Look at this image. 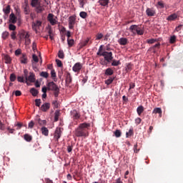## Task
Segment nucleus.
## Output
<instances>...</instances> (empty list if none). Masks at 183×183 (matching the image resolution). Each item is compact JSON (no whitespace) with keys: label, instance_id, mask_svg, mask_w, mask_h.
<instances>
[{"label":"nucleus","instance_id":"nucleus-27","mask_svg":"<svg viewBox=\"0 0 183 183\" xmlns=\"http://www.w3.org/2000/svg\"><path fill=\"white\" fill-rule=\"evenodd\" d=\"M59 115H61V113L59 110H56L54 113V122H58L59 119Z\"/></svg>","mask_w":183,"mask_h":183},{"label":"nucleus","instance_id":"nucleus-48","mask_svg":"<svg viewBox=\"0 0 183 183\" xmlns=\"http://www.w3.org/2000/svg\"><path fill=\"white\" fill-rule=\"evenodd\" d=\"M136 34H137V35H144V31L142 30V29H141V27H139V29H137V31H136Z\"/></svg>","mask_w":183,"mask_h":183},{"label":"nucleus","instance_id":"nucleus-51","mask_svg":"<svg viewBox=\"0 0 183 183\" xmlns=\"http://www.w3.org/2000/svg\"><path fill=\"white\" fill-rule=\"evenodd\" d=\"M8 36H9V32H8V31H4V32H3V34H2V38H3L4 39H6L8 38Z\"/></svg>","mask_w":183,"mask_h":183},{"label":"nucleus","instance_id":"nucleus-6","mask_svg":"<svg viewBox=\"0 0 183 183\" xmlns=\"http://www.w3.org/2000/svg\"><path fill=\"white\" fill-rule=\"evenodd\" d=\"M76 21V16H71L69 17V28L73 29L75 26V22Z\"/></svg>","mask_w":183,"mask_h":183},{"label":"nucleus","instance_id":"nucleus-33","mask_svg":"<svg viewBox=\"0 0 183 183\" xmlns=\"http://www.w3.org/2000/svg\"><path fill=\"white\" fill-rule=\"evenodd\" d=\"M137 112L139 116H141L142 112H144V107H142V106L138 107L137 109Z\"/></svg>","mask_w":183,"mask_h":183},{"label":"nucleus","instance_id":"nucleus-25","mask_svg":"<svg viewBox=\"0 0 183 183\" xmlns=\"http://www.w3.org/2000/svg\"><path fill=\"white\" fill-rule=\"evenodd\" d=\"M152 114H159V117H161L162 116V109L159 107L155 108L153 110Z\"/></svg>","mask_w":183,"mask_h":183},{"label":"nucleus","instance_id":"nucleus-30","mask_svg":"<svg viewBox=\"0 0 183 183\" xmlns=\"http://www.w3.org/2000/svg\"><path fill=\"white\" fill-rule=\"evenodd\" d=\"M134 67V64L129 63L127 64L126 66V71L127 72H131V71H132V68Z\"/></svg>","mask_w":183,"mask_h":183},{"label":"nucleus","instance_id":"nucleus-21","mask_svg":"<svg viewBox=\"0 0 183 183\" xmlns=\"http://www.w3.org/2000/svg\"><path fill=\"white\" fill-rule=\"evenodd\" d=\"M20 61L21 64H28V58L26 57V54H22L20 58Z\"/></svg>","mask_w":183,"mask_h":183},{"label":"nucleus","instance_id":"nucleus-1","mask_svg":"<svg viewBox=\"0 0 183 183\" xmlns=\"http://www.w3.org/2000/svg\"><path fill=\"white\" fill-rule=\"evenodd\" d=\"M91 127V124L89 123H81L79 125V127L74 131V135L77 137H84L86 138V137L89 136V132L88 129H89Z\"/></svg>","mask_w":183,"mask_h":183},{"label":"nucleus","instance_id":"nucleus-4","mask_svg":"<svg viewBox=\"0 0 183 183\" xmlns=\"http://www.w3.org/2000/svg\"><path fill=\"white\" fill-rule=\"evenodd\" d=\"M29 33L28 32H23L20 35V38H23L25 39V44L26 45H30L31 44V39H29Z\"/></svg>","mask_w":183,"mask_h":183},{"label":"nucleus","instance_id":"nucleus-26","mask_svg":"<svg viewBox=\"0 0 183 183\" xmlns=\"http://www.w3.org/2000/svg\"><path fill=\"white\" fill-rule=\"evenodd\" d=\"M177 18H178L177 14H173L167 17V21H175Z\"/></svg>","mask_w":183,"mask_h":183},{"label":"nucleus","instance_id":"nucleus-54","mask_svg":"<svg viewBox=\"0 0 183 183\" xmlns=\"http://www.w3.org/2000/svg\"><path fill=\"white\" fill-rule=\"evenodd\" d=\"M32 59L34 61H35L36 63L39 62V59L38 58V56H36V54H33L32 55Z\"/></svg>","mask_w":183,"mask_h":183},{"label":"nucleus","instance_id":"nucleus-11","mask_svg":"<svg viewBox=\"0 0 183 183\" xmlns=\"http://www.w3.org/2000/svg\"><path fill=\"white\" fill-rule=\"evenodd\" d=\"M49 108H51V104L44 103L41 105V107H40V109L41 111H42V112H46L47 111H49Z\"/></svg>","mask_w":183,"mask_h":183},{"label":"nucleus","instance_id":"nucleus-19","mask_svg":"<svg viewBox=\"0 0 183 183\" xmlns=\"http://www.w3.org/2000/svg\"><path fill=\"white\" fill-rule=\"evenodd\" d=\"M41 131L42 135H44V137H48V135H49V130L48 129V128L43 127H41Z\"/></svg>","mask_w":183,"mask_h":183},{"label":"nucleus","instance_id":"nucleus-42","mask_svg":"<svg viewBox=\"0 0 183 183\" xmlns=\"http://www.w3.org/2000/svg\"><path fill=\"white\" fill-rule=\"evenodd\" d=\"M177 42V36L174 35L170 37L169 43L170 44H175Z\"/></svg>","mask_w":183,"mask_h":183},{"label":"nucleus","instance_id":"nucleus-41","mask_svg":"<svg viewBox=\"0 0 183 183\" xmlns=\"http://www.w3.org/2000/svg\"><path fill=\"white\" fill-rule=\"evenodd\" d=\"M115 137L117 138H119L121 137V135H122V132H121V130L119 129H117L114 132Z\"/></svg>","mask_w":183,"mask_h":183},{"label":"nucleus","instance_id":"nucleus-37","mask_svg":"<svg viewBox=\"0 0 183 183\" xmlns=\"http://www.w3.org/2000/svg\"><path fill=\"white\" fill-rule=\"evenodd\" d=\"M17 81L18 82H26V80L25 79V76H17Z\"/></svg>","mask_w":183,"mask_h":183},{"label":"nucleus","instance_id":"nucleus-12","mask_svg":"<svg viewBox=\"0 0 183 183\" xmlns=\"http://www.w3.org/2000/svg\"><path fill=\"white\" fill-rule=\"evenodd\" d=\"M35 121H36V124H39V125H40V127L46 125V120L41 119V118H39V116L36 117Z\"/></svg>","mask_w":183,"mask_h":183},{"label":"nucleus","instance_id":"nucleus-22","mask_svg":"<svg viewBox=\"0 0 183 183\" xmlns=\"http://www.w3.org/2000/svg\"><path fill=\"white\" fill-rule=\"evenodd\" d=\"M71 116L73 117V119H79V118L81 117L79 113L76 112V111L75 110L72 112Z\"/></svg>","mask_w":183,"mask_h":183},{"label":"nucleus","instance_id":"nucleus-28","mask_svg":"<svg viewBox=\"0 0 183 183\" xmlns=\"http://www.w3.org/2000/svg\"><path fill=\"white\" fill-rule=\"evenodd\" d=\"M105 75L107 76H111V75H114V70H112V69L111 68H108L105 70Z\"/></svg>","mask_w":183,"mask_h":183},{"label":"nucleus","instance_id":"nucleus-14","mask_svg":"<svg viewBox=\"0 0 183 183\" xmlns=\"http://www.w3.org/2000/svg\"><path fill=\"white\" fill-rule=\"evenodd\" d=\"M146 14L147 16H155L156 12L154 9L147 8L146 10Z\"/></svg>","mask_w":183,"mask_h":183},{"label":"nucleus","instance_id":"nucleus-61","mask_svg":"<svg viewBox=\"0 0 183 183\" xmlns=\"http://www.w3.org/2000/svg\"><path fill=\"white\" fill-rule=\"evenodd\" d=\"M101 65H108V64H109V61H107V60H102V61H100Z\"/></svg>","mask_w":183,"mask_h":183},{"label":"nucleus","instance_id":"nucleus-50","mask_svg":"<svg viewBox=\"0 0 183 183\" xmlns=\"http://www.w3.org/2000/svg\"><path fill=\"white\" fill-rule=\"evenodd\" d=\"M56 65H57V66H59V68H62L63 64H62V61L61 60L56 59Z\"/></svg>","mask_w":183,"mask_h":183},{"label":"nucleus","instance_id":"nucleus-58","mask_svg":"<svg viewBox=\"0 0 183 183\" xmlns=\"http://www.w3.org/2000/svg\"><path fill=\"white\" fill-rule=\"evenodd\" d=\"M14 94L16 97H21L22 95V92H21V91H19V90H16V91L14 92Z\"/></svg>","mask_w":183,"mask_h":183},{"label":"nucleus","instance_id":"nucleus-43","mask_svg":"<svg viewBox=\"0 0 183 183\" xmlns=\"http://www.w3.org/2000/svg\"><path fill=\"white\" fill-rule=\"evenodd\" d=\"M114 79H115L114 77H109L105 81V84H107V85H111V83L114 82Z\"/></svg>","mask_w":183,"mask_h":183},{"label":"nucleus","instance_id":"nucleus-63","mask_svg":"<svg viewBox=\"0 0 183 183\" xmlns=\"http://www.w3.org/2000/svg\"><path fill=\"white\" fill-rule=\"evenodd\" d=\"M21 49H18L15 51V55L16 56H18V55H21Z\"/></svg>","mask_w":183,"mask_h":183},{"label":"nucleus","instance_id":"nucleus-2","mask_svg":"<svg viewBox=\"0 0 183 183\" xmlns=\"http://www.w3.org/2000/svg\"><path fill=\"white\" fill-rule=\"evenodd\" d=\"M47 89L48 91L54 92V95L55 98H58L59 95V87L58 85L55 84L54 81H50L47 84Z\"/></svg>","mask_w":183,"mask_h":183},{"label":"nucleus","instance_id":"nucleus-45","mask_svg":"<svg viewBox=\"0 0 183 183\" xmlns=\"http://www.w3.org/2000/svg\"><path fill=\"white\" fill-rule=\"evenodd\" d=\"M104 38V34L102 33H98L96 35V41H99V39H102Z\"/></svg>","mask_w":183,"mask_h":183},{"label":"nucleus","instance_id":"nucleus-64","mask_svg":"<svg viewBox=\"0 0 183 183\" xmlns=\"http://www.w3.org/2000/svg\"><path fill=\"white\" fill-rule=\"evenodd\" d=\"M141 121H142V119H141V118L138 117L135 119V122L137 124V125H139V124H141Z\"/></svg>","mask_w":183,"mask_h":183},{"label":"nucleus","instance_id":"nucleus-3","mask_svg":"<svg viewBox=\"0 0 183 183\" xmlns=\"http://www.w3.org/2000/svg\"><path fill=\"white\" fill-rule=\"evenodd\" d=\"M112 51H103L102 56H104L105 61H107V62H112L114 59V56H112Z\"/></svg>","mask_w":183,"mask_h":183},{"label":"nucleus","instance_id":"nucleus-38","mask_svg":"<svg viewBox=\"0 0 183 183\" xmlns=\"http://www.w3.org/2000/svg\"><path fill=\"white\" fill-rule=\"evenodd\" d=\"M9 31L15 32V31L16 30V26L14 25V24L11 23L9 25Z\"/></svg>","mask_w":183,"mask_h":183},{"label":"nucleus","instance_id":"nucleus-31","mask_svg":"<svg viewBox=\"0 0 183 183\" xmlns=\"http://www.w3.org/2000/svg\"><path fill=\"white\" fill-rule=\"evenodd\" d=\"M25 141H26L27 142H31V141H32V136L26 134L24 136Z\"/></svg>","mask_w":183,"mask_h":183},{"label":"nucleus","instance_id":"nucleus-53","mask_svg":"<svg viewBox=\"0 0 183 183\" xmlns=\"http://www.w3.org/2000/svg\"><path fill=\"white\" fill-rule=\"evenodd\" d=\"M79 4L80 8H84V5L86 4V1H85V0H79Z\"/></svg>","mask_w":183,"mask_h":183},{"label":"nucleus","instance_id":"nucleus-59","mask_svg":"<svg viewBox=\"0 0 183 183\" xmlns=\"http://www.w3.org/2000/svg\"><path fill=\"white\" fill-rule=\"evenodd\" d=\"M51 78H56V72H55V70L51 69Z\"/></svg>","mask_w":183,"mask_h":183},{"label":"nucleus","instance_id":"nucleus-24","mask_svg":"<svg viewBox=\"0 0 183 183\" xmlns=\"http://www.w3.org/2000/svg\"><path fill=\"white\" fill-rule=\"evenodd\" d=\"M99 4L102 6H107V5L109 4V0H99Z\"/></svg>","mask_w":183,"mask_h":183},{"label":"nucleus","instance_id":"nucleus-32","mask_svg":"<svg viewBox=\"0 0 183 183\" xmlns=\"http://www.w3.org/2000/svg\"><path fill=\"white\" fill-rule=\"evenodd\" d=\"M31 5L33 8H36L39 5V1L38 0H31Z\"/></svg>","mask_w":183,"mask_h":183},{"label":"nucleus","instance_id":"nucleus-29","mask_svg":"<svg viewBox=\"0 0 183 183\" xmlns=\"http://www.w3.org/2000/svg\"><path fill=\"white\" fill-rule=\"evenodd\" d=\"M30 93L31 94V95H32L33 97H36V96L38 95V94H39V92H38V90H36V89H35V88H31V89H30Z\"/></svg>","mask_w":183,"mask_h":183},{"label":"nucleus","instance_id":"nucleus-35","mask_svg":"<svg viewBox=\"0 0 183 183\" xmlns=\"http://www.w3.org/2000/svg\"><path fill=\"white\" fill-rule=\"evenodd\" d=\"M112 61V66H118V65H121V61L119 60L117 61L113 59Z\"/></svg>","mask_w":183,"mask_h":183},{"label":"nucleus","instance_id":"nucleus-9","mask_svg":"<svg viewBox=\"0 0 183 183\" xmlns=\"http://www.w3.org/2000/svg\"><path fill=\"white\" fill-rule=\"evenodd\" d=\"M42 26V21H36V22L32 23V29L33 31H35L36 33L38 32V29L36 28H39V26Z\"/></svg>","mask_w":183,"mask_h":183},{"label":"nucleus","instance_id":"nucleus-18","mask_svg":"<svg viewBox=\"0 0 183 183\" xmlns=\"http://www.w3.org/2000/svg\"><path fill=\"white\" fill-rule=\"evenodd\" d=\"M139 28V26L133 24L129 27V31H131V32H132V34L135 35Z\"/></svg>","mask_w":183,"mask_h":183},{"label":"nucleus","instance_id":"nucleus-36","mask_svg":"<svg viewBox=\"0 0 183 183\" xmlns=\"http://www.w3.org/2000/svg\"><path fill=\"white\" fill-rule=\"evenodd\" d=\"M134 135V129H130L129 132L126 133V138H129L130 137H132Z\"/></svg>","mask_w":183,"mask_h":183},{"label":"nucleus","instance_id":"nucleus-49","mask_svg":"<svg viewBox=\"0 0 183 183\" xmlns=\"http://www.w3.org/2000/svg\"><path fill=\"white\" fill-rule=\"evenodd\" d=\"M16 79V76H15V74H11L10 75V81L11 82H15Z\"/></svg>","mask_w":183,"mask_h":183},{"label":"nucleus","instance_id":"nucleus-5","mask_svg":"<svg viewBox=\"0 0 183 183\" xmlns=\"http://www.w3.org/2000/svg\"><path fill=\"white\" fill-rule=\"evenodd\" d=\"M56 16H55L54 14H49L48 16H47V20L49 21V22L51 24V25H56V24L58 23V21H56Z\"/></svg>","mask_w":183,"mask_h":183},{"label":"nucleus","instance_id":"nucleus-44","mask_svg":"<svg viewBox=\"0 0 183 183\" xmlns=\"http://www.w3.org/2000/svg\"><path fill=\"white\" fill-rule=\"evenodd\" d=\"M4 60L6 62V64H11L12 59L11 57L8 55L4 56Z\"/></svg>","mask_w":183,"mask_h":183},{"label":"nucleus","instance_id":"nucleus-20","mask_svg":"<svg viewBox=\"0 0 183 183\" xmlns=\"http://www.w3.org/2000/svg\"><path fill=\"white\" fill-rule=\"evenodd\" d=\"M44 11H45V8H44V6H40V4H39V6L36 7V12L37 14H42Z\"/></svg>","mask_w":183,"mask_h":183},{"label":"nucleus","instance_id":"nucleus-15","mask_svg":"<svg viewBox=\"0 0 183 183\" xmlns=\"http://www.w3.org/2000/svg\"><path fill=\"white\" fill-rule=\"evenodd\" d=\"M88 44H92V41H91L89 38H87L86 40L80 43V49L84 48V46H86Z\"/></svg>","mask_w":183,"mask_h":183},{"label":"nucleus","instance_id":"nucleus-13","mask_svg":"<svg viewBox=\"0 0 183 183\" xmlns=\"http://www.w3.org/2000/svg\"><path fill=\"white\" fill-rule=\"evenodd\" d=\"M17 21H18V18L15 16V14L14 13H11L9 15V23L10 24H16Z\"/></svg>","mask_w":183,"mask_h":183},{"label":"nucleus","instance_id":"nucleus-7","mask_svg":"<svg viewBox=\"0 0 183 183\" xmlns=\"http://www.w3.org/2000/svg\"><path fill=\"white\" fill-rule=\"evenodd\" d=\"M61 135H62V130L61 129V127H57L55 130V133H54V139H56V141H59V138H61Z\"/></svg>","mask_w":183,"mask_h":183},{"label":"nucleus","instance_id":"nucleus-60","mask_svg":"<svg viewBox=\"0 0 183 183\" xmlns=\"http://www.w3.org/2000/svg\"><path fill=\"white\" fill-rule=\"evenodd\" d=\"M35 125V123L34 122V121H31L29 123V128L30 129H32L34 128V126Z\"/></svg>","mask_w":183,"mask_h":183},{"label":"nucleus","instance_id":"nucleus-47","mask_svg":"<svg viewBox=\"0 0 183 183\" xmlns=\"http://www.w3.org/2000/svg\"><path fill=\"white\" fill-rule=\"evenodd\" d=\"M40 76H42L43 78H48V76H49V74L46 71H41L40 73Z\"/></svg>","mask_w":183,"mask_h":183},{"label":"nucleus","instance_id":"nucleus-55","mask_svg":"<svg viewBox=\"0 0 183 183\" xmlns=\"http://www.w3.org/2000/svg\"><path fill=\"white\" fill-rule=\"evenodd\" d=\"M134 152L138 154L139 152V149H138V144H134Z\"/></svg>","mask_w":183,"mask_h":183},{"label":"nucleus","instance_id":"nucleus-56","mask_svg":"<svg viewBox=\"0 0 183 183\" xmlns=\"http://www.w3.org/2000/svg\"><path fill=\"white\" fill-rule=\"evenodd\" d=\"M164 2L162 1H158L157 3V8H159L160 9H162L164 8Z\"/></svg>","mask_w":183,"mask_h":183},{"label":"nucleus","instance_id":"nucleus-62","mask_svg":"<svg viewBox=\"0 0 183 183\" xmlns=\"http://www.w3.org/2000/svg\"><path fill=\"white\" fill-rule=\"evenodd\" d=\"M154 42H157V39H152L147 40V44H154Z\"/></svg>","mask_w":183,"mask_h":183},{"label":"nucleus","instance_id":"nucleus-10","mask_svg":"<svg viewBox=\"0 0 183 183\" xmlns=\"http://www.w3.org/2000/svg\"><path fill=\"white\" fill-rule=\"evenodd\" d=\"M26 82H31V83H34L36 81V79H35V74H34L33 72H30L29 73V76H27V79L26 78Z\"/></svg>","mask_w":183,"mask_h":183},{"label":"nucleus","instance_id":"nucleus-8","mask_svg":"<svg viewBox=\"0 0 183 183\" xmlns=\"http://www.w3.org/2000/svg\"><path fill=\"white\" fill-rule=\"evenodd\" d=\"M82 69V64L77 62L76 63L73 67H72V71L74 72H80L81 70Z\"/></svg>","mask_w":183,"mask_h":183},{"label":"nucleus","instance_id":"nucleus-40","mask_svg":"<svg viewBox=\"0 0 183 183\" xmlns=\"http://www.w3.org/2000/svg\"><path fill=\"white\" fill-rule=\"evenodd\" d=\"M58 56L60 59H64L65 58V54H64V51L59 50L58 52Z\"/></svg>","mask_w":183,"mask_h":183},{"label":"nucleus","instance_id":"nucleus-57","mask_svg":"<svg viewBox=\"0 0 183 183\" xmlns=\"http://www.w3.org/2000/svg\"><path fill=\"white\" fill-rule=\"evenodd\" d=\"M11 39H16V31H12L11 34Z\"/></svg>","mask_w":183,"mask_h":183},{"label":"nucleus","instance_id":"nucleus-52","mask_svg":"<svg viewBox=\"0 0 183 183\" xmlns=\"http://www.w3.org/2000/svg\"><path fill=\"white\" fill-rule=\"evenodd\" d=\"M34 102H35L36 107H41V102L40 99H36Z\"/></svg>","mask_w":183,"mask_h":183},{"label":"nucleus","instance_id":"nucleus-46","mask_svg":"<svg viewBox=\"0 0 183 183\" xmlns=\"http://www.w3.org/2000/svg\"><path fill=\"white\" fill-rule=\"evenodd\" d=\"M79 16L83 19H85V18H86V16H88V14L85 11H81V12H80Z\"/></svg>","mask_w":183,"mask_h":183},{"label":"nucleus","instance_id":"nucleus-17","mask_svg":"<svg viewBox=\"0 0 183 183\" xmlns=\"http://www.w3.org/2000/svg\"><path fill=\"white\" fill-rule=\"evenodd\" d=\"M118 43L119 44V45H127L128 44V39L124 38V37H122L118 40Z\"/></svg>","mask_w":183,"mask_h":183},{"label":"nucleus","instance_id":"nucleus-23","mask_svg":"<svg viewBox=\"0 0 183 183\" xmlns=\"http://www.w3.org/2000/svg\"><path fill=\"white\" fill-rule=\"evenodd\" d=\"M3 12H4L5 15H9V14L11 13V6L8 5L5 8H4Z\"/></svg>","mask_w":183,"mask_h":183},{"label":"nucleus","instance_id":"nucleus-16","mask_svg":"<svg viewBox=\"0 0 183 183\" xmlns=\"http://www.w3.org/2000/svg\"><path fill=\"white\" fill-rule=\"evenodd\" d=\"M72 83V76H71V73L67 72L66 75V85H70Z\"/></svg>","mask_w":183,"mask_h":183},{"label":"nucleus","instance_id":"nucleus-39","mask_svg":"<svg viewBox=\"0 0 183 183\" xmlns=\"http://www.w3.org/2000/svg\"><path fill=\"white\" fill-rule=\"evenodd\" d=\"M74 39H67V44L69 45V48H71V46H74Z\"/></svg>","mask_w":183,"mask_h":183},{"label":"nucleus","instance_id":"nucleus-34","mask_svg":"<svg viewBox=\"0 0 183 183\" xmlns=\"http://www.w3.org/2000/svg\"><path fill=\"white\" fill-rule=\"evenodd\" d=\"M55 100L52 102V105L54 108H59V103H58V97H55Z\"/></svg>","mask_w":183,"mask_h":183}]
</instances>
